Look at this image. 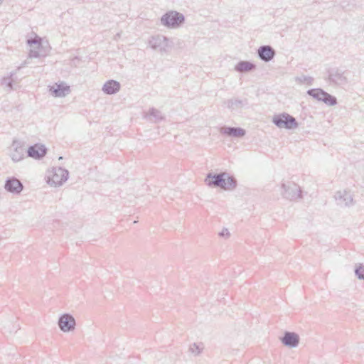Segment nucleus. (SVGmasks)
<instances>
[{
  "mask_svg": "<svg viewBox=\"0 0 364 364\" xmlns=\"http://www.w3.org/2000/svg\"><path fill=\"white\" fill-rule=\"evenodd\" d=\"M59 159H60V160H62V159H63V157H62V156H60V157H59Z\"/></svg>",
  "mask_w": 364,
  "mask_h": 364,
  "instance_id": "2f4dec72",
  "label": "nucleus"
},
{
  "mask_svg": "<svg viewBox=\"0 0 364 364\" xmlns=\"http://www.w3.org/2000/svg\"><path fill=\"white\" fill-rule=\"evenodd\" d=\"M299 336L295 332L285 331L281 338L282 343L289 348H296L299 343Z\"/></svg>",
  "mask_w": 364,
  "mask_h": 364,
  "instance_id": "f8f14e48",
  "label": "nucleus"
},
{
  "mask_svg": "<svg viewBox=\"0 0 364 364\" xmlns=\"http://www.w3.org/2000/svg\"><path fill=\"white\" fill-rule=\"evenodd\" d=\"M335 199L341 205L350 207L354 205L353 195L348 190H340L335 194Z\"/></svg>",
  "mask_w": 364,
  "mask_h": 364,
  "instance_id": "1a4fd4ad",
  "label": "nucleus"
},
{
  "mask_svg": "<svg viewBox=\"0 0 364 364\" xmlns=\"http://www.w3.org/2000/svg\"><path fill=\"white\" fill-rule=\"evenodd\" d=\"M220 133L230 137L241 138L246 134V131L240 127L223 126L220 128Z\"/></svg>",
  "mask_w": 364,
  "mask_h": 364,
  "instance_id": "4468645a",
  "label": "nucleus"
},
{
  "mask_svg": "<svg viewBox=\"0 0 364 364\" xmlns=\"http://www.w3.org/2000/svg\"><path fill=\"white\" fill-rule=\"evenodd\" d=\"M4 188L11 193L19 194L23 189V185L16 177H9L5 181Z\"/></svg>",
  "mask_w": 364,
  "mask_h": 364,
  "instance_id": "9d476101",
  "label": "nucleus"
},
{
  "mask_svg": "<svg viewBox=\"0 0 364 364\" xmlns=\"http://www.w3.org/2000/svg\"><path fill=\"white\" fill-rule=\"evenodd\" d=\"M224 103L227 108L232 112L241 109L247 105L248 102L247 99L240 100L233 97L226 100Z\"/></svg>",
  "mask_w": 364,
  "mask_h": 364,
  "instance_id": "f3484780",
  "label": "nucleus"
},
{
  "mask_svg": "<svg viewBox=\"0 0 364 364\" xmlns=\"http://www.w3.org/2000/svg\"><path fill=\"white\" fill-rule=\"evenodd\" d=\"M10 157L14 162H18L23 159L25 155V148L23 142L14 139L10 147Z\"/></svg>",
  "mask_w": 364,
  "mask_h": 364,
  "instance_id": "0eeeda50",
  "label": "nucleus"
},
{
  "mask_svg": "<svg viewBox=\"0 0 364 364\" xmlns=\"http://www.w3.org/2000/svg\"><path fill=\"white\" fill-rule=\"evenodd\" d=\"M237 187V180L232 176L228 173V177L225 178V191H232Z\"/></svg>",
  "mask_w": 364,
  "mask_h": 364,
  "instance_id": "5701e85b",
  "label": "nucleus"
},
{
  "mask_svg": "<svg viewBox=\"0 0 364 364\" xmlns=\"http://www.w3.org/2000/svg\"><path fill=\"white\" fill-rule=\"evenodd\" d=\"M220 237H224L228 238L230 235L229 230L227 228H223L222 231L219 233Z\"/></svg>",
  "mask_w": 364,
  "mask_h": 364,
  "instance_id": "c85d7f7f",
  "label": "nucleus"
},
{
  "mask_svg": "<svg viewBox=\"0 0 364 364\" xmlns=\"http://www.w3.org/2000/svg\"><path fill=\"white\" fill-rule=\"evenodd\" d=\"M27 43L30 46H32L33 45L36 46V48H38L41 46V43L38 41H35L33 39H28L27 41Z\"/></svg>",
  "mask_w": 364,
  "mask_h": 364,
  "instance_id": "cd10ccee",
  "label": "nucleus"
},
{
  "mask_svg": "<svg viewBox=\"0 0 364 364\" xmlns=\"http://www.w3.org/2000/svg\"><path fill=\"white\" fill-rule=\"evenodd\" d=\"M3 2V0H0V4Z\"/></svg>",
  "mask_w": 364,
  "mask_h": 364,
  "instance_id": "473e14b6",
  "label": "nucleus"
},
{
  "mask_svg": "<svg viewBox=\"0 0 364 364\" xmlns=\"http://www.w3.org/2000/svg\"><path fill=\"white\" fill-rule=\"evenodd\" d=\"M322 102L328 105L333 106L337 104V99L334 96L326 92L325 97H323Z\"/></svg>",
  "mask_w": 364,
  "mask_h": 364,
  "instance_id": "393cba45",
  "label": "nucleus"
},
{
  "mask_svg": "<svg viewBox=\"0 0 364 364\" xmlns=\"http://www.w3.org/2000/svg\"><path fill=\"white\" fill-rule=\"evenodd\" d=\"M326 92L320 88L311 89L307 91V94L309 96L321 102L323 101V97H325Z\"/></svg>",
  "mask_w": 364,
  "mask_h": 364,
  "instance_id": "4be33fe9",
  "label": "nucleus"
},
{
  "mask_svg": "<svg viewBox=\"0 0 364 364\" xmlns=\"http://www.w3.org/2000/svg\"><path fill=\"white\" fill-rule=\"evenodd\" d=\"M26 63H24L23 65L18 66L16 71L11 72L9 76L4 77L1 79V85L4 86V88L6 90L10 91L13 89V82H14L13 77L16 75L17 71L19 70Z\"/></svg>",
  "mask_w": 364,
  "mask_h": 364,
  "instance_id": "6ab92c4d",
  "label": "nucleus"
},
{
  "mask_svg": "<svg viewBox=\"0 0 364 364\" xmlns=\"http://www.w3.org/2000/svg\"><path fill=\"white\" fill-rule=\"evenodd\" d=\"M203 349V344L193 343L189 347L190 352L195 356L199 355Z\"/></svg>",
  "mask_w": 364,
  "mask_h": 364,
  "instance_id": "b1692460",
  "label": "nucleus"
},
{
  "mask_svg": "<svg viewBox=\"0 0 364 364\" xmlns=\"http://www.w3.org/2000/svg\"><path fill=\"white\" fill-rule=\"evenodd\" d=\"M355 274L359 279H364V266L359 264L355 269Z\"/></svg>",
  "mask_w": 364,
  "mask_h": 364,
  "instance_id": "a878e982",
  "label": "nucleus"
},
{
  "mask_svg": "<svg viewBox=\"0 0 364 364\" xmlns=\"http://www.w3.org/2000/svg\"><path fill=\"white\" fill-rule=\"evenodd\" d=\"M146 118L152 122L156 123L161 121L164 119V117L159 110L155 108H151L146 114Z\"/></svg>",
  "mask_w": 364,
  "mask_h": 364,
  "instance_id": "412c9836",
  "label": "nucleus"
},
{
  "mask_svg": "<svg viewBox=\"0 0 364 364\" xmlns=\"http://www.w3.org/2000/svg\"><path fill=\"white\" fill-rule=\"evenodd\" d=\"M258 58L263 62L271 61L276 55L275 50L269 45H264L259 47L257 51Z\"/></svg>",
  "mask_w": 364,
  "mask_h": 364,
  "instance_id": "9b49d317",
  "label": "nucleus"
},
{
  "mask_svg": "<svg viewBox=\"0 0 364 364\" xmlns=\"http://www.w3.org/2000/svg\"><path fill=\"white\" fill-rule=\"evenodd\" d=\"M47 153L46 147L43 144H36L28 147L27 154L34 159H41Z\"/></svg>",
  "mask_w": 364,
  "mask_h": 364,
  "instance_id": "ddd939ff",
  "label": "nucleus"
},
{
  "mask_svg": "<svg viewBox=\"0 0 364 364\" xmlns=\"http://www.w3.org/2000/svg\"><path fill=\"white\" fill-rule=\"evenodd\" d=\"M282 192L284 198L290 200H295L301 198V190L300 187L293 182H287L282 184Z\"/></svg>",
  "mask_w": 364,
  "mask_h": 364,
  "instance_id": "20e7f679",
  "label": "nucleus"
},
{
  "mask_svg": "<svg viewBox=\"0 0 364 364\" xmlns=\"http://www.w3.org/2000/svg\"><path fill=\"white\" fill-rule=\"evenodd\" d=\"M256 65L246 60L240 61L235 67V70L239 73H247L255 69Z\"/></svg>",
  "mask_w": 364,
  "mask_h": 364,
  "instance_id": "aec40b11",
  "label": "nucleus"
},
{
  "mask_svg": "<svg viewBox=\"0 0 364 364\" xmlns=\"http://www.w3.org/2000/svg\"><path fill=\"white\" fill-rule=\"evenodd\" d=\"M29 57L30 58H38V57H39V53H38V50H36L35 49V48L33 49H31V50L29 52Z\"/></svg>",
  "mask_w": 364,
  "mask_h": 364,
  "instance_id": "c756f323",
  "label": "nucleus"
},
{
  "mask_svg": "<svg viewBox=\"0 0 364 364\" xmlns=\"http://www.w3.org/2000/svg\"><path fill=\"white\" fill-rule=\"evenodd\" d=\"M119 37H120V33H117V34L116 35V36H115V39H116L117 38H119Z\"/></svg>",
  "mask_w": 364,
  "mask_h": 364,
  "instance_id": "7c9ffc66",
  "label": "nucleus"
},
{
  "mask_svg": "<svg viewBox=\"0 0 364 364\" xmlns=\"http://www.w3.org/2000/svg\"><path fill=\"white\" fill-rule=\"evenodd\" d=\"M184 16L177 11L166 12L161 18V23L168 28H176L184 22Z\"/></svg>",
  "mask_w": 364,
  "mask_h": 364,
  "instance_id": "f03ea898",
  "label": "nucleus"
},
{
  "mask_svg": "<svg viewBox=\"0 0 364 364\" xmlns=\"http://www.w3.org/2000/svg\"><path fill=\"white\" fill-rule=\"evenodd\" d=\"M58 325L62 331L70 332L75 329L76 322L71 314H64L60 316Z\"/></svg>",
  "mask_w": 364,
  "mask_h": 364,
  "instance_id": "6e6552de",
  "label": "nucleus"
},
{
  "mask_svg": "<svg viewBox=\"0 0 364 364\" xmlns=\"http://www.w3.org/2000/svg\"><path fill=\"white\" fill-rule=\"evenodd\" d=\"M272 121L275 126L280 129H294L299 127L296 119L286 112L274 115Z\"/></svg>",
  "mask_w": 364,
  "mask_h": 364,
  "instance_id": "f257e3e1",
  "label": "nucleus"
},
{
  "mask_svg": "<svg viewBox=\"0 0 364 364\" xmlns=\"http://www.w3.org/2000/svg\"><path fill=\"white\" fill-rule=\"evenodd\" d=\"M226 177H228L227 172L219 173H208L205 181L210 187L220 188L225 190Z\"/></svg>",
  "mask_w": 364,
  "mask_h": 364,
  "instance_id": "423d86ee",
  "label": "nucleus"
},
{
  "mask_svg": "<svg viewBox=\"0 0 364 364\" xmlns=\"http://www.w3.org/2000/svg\"><path fill=\"white\" fill-rule=\"evenodd\" d=\"M69 172L61 167L53 168L51 177H49L48 183L50 186H60L68 178Z\"/></svg>",
  "mask_w": 364,
  "mask_h": 364,
  "instance_id": "39448f33",
  "label": "nucleus"
},
{
  "mask_svg": "<svg viewBox=\"0 0 364 364\" xmlns=\"http://www.w3.org/2000/svg\"><path fill=\"white\" fill-rule=\"evenodd\" d=\"M328 78L330 81L339 85L347 83V77L345 75V73L339 70L330 73Z\"/></svg>",
  "mask_w": 364,
  "mask_h": 364,
  "instance_id": "a211bd4d",
  "label": "nucleus"
},
{
  "mask_svg": "<svg viewBox=\"0 0 364 364\" xmlns=\"http://www.w3.org/2000/svg\"><path fill=\"white\" fill-rule=\"evenodd\" d=\"M149 43L152 49L158 50L161 53H168L171 47L169 39L161 35L152 36Z\"/></svg>",
  "mask_w": 364,
  "mask_h": 364,
  "instance_id": "7ed1b4c3",
  "label": "nucleus"
},
{
  "mask_svg": "<svg viewBox=\"0 0 364 364\" xmlns=\"http://www.w3.org/2000/svg\"><path fill=\"white\" fill-rule=\"evenodd\" d=\"M296 80L301 84L306 83L307 85H311L314 79L311 77L301 75L300 77H296Z\"/></svg>",
  "mask_w": 364,
  "mask_h": 364,
  "instance_id": "bb28decb",
  "label": "nucleus"
},
{
  "mask_svg": "<svg viewBox=\"0 0 364 364\" xmlns=\"http://www.w3.org/2000/svg\"><path fill=\"white\" fill-rule=\"evenodd\" d=\"M121 88L120 83L114 80H109L103 85L102 91L106 95H114L117 93Z\"/></svg>",
  "mask_w": 364,
  "mask_h": 364,
  "instance_id": "dca6fc26",
  "label": "nucleus"
},
{
  "mask_svg": "<svg viewBox=\"0 0 364 364\" xmlns=\"http://www.w3.org/2000/svg\"><path fill=\"white\" fill-rule=\"evenodd\" d=\"M51 94L55 97H65L69 94L70 90V87L66 85L64 82L55 83L50 87Z\"/></svg>",
  "mask_w": 364,
  "mask_h": 364,
  "instance_id": "2eb2a0df",
  "label": "nucleus"
}]
</instances>
